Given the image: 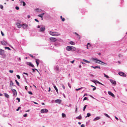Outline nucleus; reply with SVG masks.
Segmentation results:
<instances>
[{
    "label": "nucleus",
    "mask_w": 127,
    "mask_h": 127,
    "mask_svg": "<svg viewBox=\"0 0 127 127\" xmlns=\"http://www.w3.org/2000/svg\"><path fill=\"white\" fill-rule=\"evenodd\" d=\"M16 25L19 28H20L22 26V25L19 23H17Z\"/></svg>",
    "instance_id": "nucleus-11"
},
{
    "label": "nucleus",
    "mask_w": 127,
    "mask_h": 127,
    "mask_svg": "<svg viewBox=\"0 0 127 127\" xmlns=\"http://www.w3.org/2000/svg\"><path fill=\"white\" fill-rule=\"evenodd\" d=\"M16 99L17 100H18V102H20V99L19 98H16Z\"/></svg>",
    "instance_id": "nucleus-45"
},
{
    "label": "nucleus",
    "mask_w": 127,
    "mask_h": 127,
    "mask_svg": "<svg viewBox=\"0 0 127 127\" xmlns=\"http://www.w3.org/2000/svg\"><path fill=\"white\" fill-rule=\"evenodd\" d=\"M87 106V105H85L84 107L83 110L84 111H85V109L86 108V107Z\"/></svg>",
    "instance_id": "nucleus-34"
},
{
    "label": "nucleus",
    "mask_w": 127,
    "mask_h": 127,
    "mask_svg": "<svg viewBox=\"0 0 127 127\" xmlns=\"http://www.w3.org/2000/svg\"><path fill=\"white\" fill-rule=\"evenodd\" d=\"M34 20L36 21V22H39V21L36 19H34Z\"/></svg>",
    "instance_id": "nucleus-51"
},
{
    "label": "nucleus",
    "mask_w": 127,
    "mask_h": 127,
    "mask_svg": "<svg viewBox=\"0 0 127 127\" xmlns=\"http://www.w3.org/2000/svg\"><path fill=\"white\" fill-rule=\"evenodd\" d=\"M23 74H26L27 75H28V74L27 73H25V72H24L23 73Z\"/></svg>",
    "instance_id": "nucleus-59"
},
{
    "label": "nucleus",
    "mask_w": 127,
    "mask_h": 127,
    "mask_svg": "<svg viewBox=\"0 0 127 127\" xmlns=\"http://www.w3.org/2000/svg\"><path fill=\"white\" fill-rule=\"evenodd\" d=\"M93 60H96V61H98L100 62L103 63L104 64H107L106 63H105L101 61H100L99 60H98L96 58H94L93 59Z\"/></svg>",
    "instance_id": "nucleus-6"
},
{
    "label": "nucleus",
    "mask_w": 127,
    "mask_h": 127,
    "mask_svg": "<svg viewBox=\"0 0 127 127\" xmlns=\"http://www.w3.org/2000/svg\"><path fill=\"white\" fill-rule=\"evenodd\" d=\"M1 43L2 45H6L7 44V43L6 41H1Z\"/></svg>",
    "instance_id": "nucleus-17"
},
{
    "label": "nucleus",
    "mask_w": 127,
    "mask_h": 127,
    "mask_svg": "<svg viewBox=\"0 0 127 127\" xmlns=\"http://www.w3.org/2000/svg\"><path fill=\"white\" fill-rule=\"evenodd\" d=\"M110 81L111 83L113 84L114 85H115L116 84V81L114 80H113L110 79Z\"/></svg>",
    "instance_id": "nucleus-10"
},
{
    "label": "nucleus",
    "mask_w": 127,
    "mask_h": 127,
    "mask_svg": "<svg viewBox=\"0 0 127 127\" xmlns=\"http://www.w3.org/2000/svg\"><path fill=\"white\" fill-rule=\"evenodd\" d=\"M76 118L79 120H80L82 119V117L81 116H79L76 117Z\"/></svg>",
    "instance_id": "nucleus-26"
},
{
    "label": "nucleus",
    "mask_w": 127,
    "mask_h": 127,
    "mask_svg": "<svg viewBox=\"0 0 127 127\" xmlns=\"http://www.w3.org/2000/svg\"><path fill=\"white\" fill-rule=\"evenodd\" d=\"M69 43L72 45H75L74 42L72 41H70Z\"/></svg>",
    "instance_id": "nucleus-29"
},
{
    "label": "nucleus",
    "mask_w": 127,
    "mask_h": 127,
    "mask_svg": "<svg viewBox=\"0 0 127 127\" xmlns=\"http://www.w3.org/2000/svg\"><path fill=\"white\" fill-rule=\"evenodd\" d=\"M87 97H85L84 98L83 100H87Z\"/></svg>",
    "instance_id": "nucleus-53"
},
{
    "label": "nucleus",
    "mask_w": 127,
    "mask_h": 127,
    "mask_svg": "<svg viewBox=\"0 0 127 127\" xmlns=\"http://www.w3.org/2000/svg\"><path fill=\"white\" fill-rule=\"evenodd\" d=\"M44 13H42V14H41L38 15V17H41V18H42V17H43V16L44 15Z\"/></svg>",
    "instance_id": "nucleus-19"
},
{
    "label": "nucleus",
    "mask_w": 127,
    "mask_h": 127,
    "mask_svg": "<svg viewBox=\"0 0 127 127\" xmlns=\"http://www.w3.org/2000/svg\"><path fill=\"white\" fill-rule=\"evenodd\" d=\"M100 118V117H97L93 120V121H95L96 120L99 119Z\"/></svg>",
    "instance_id": "nucleus-13"
},
{
    "label": "nucleus",
    "mask_w": 127,
    "mask_h": 127,
    "mask_svg": "<svg viewBox=\"0 0 127 127\" xmlns=\"http://www.w3.org/2000/svg\"><path fill=\"white\" fill-rule=\"evenodd\" d=\"M23 6H25L26 5V4L23 1Z\"/></svg>",
    "instance_id": "nucleus-43"
},
{
    "label": "nucleus",
    "mask_w": 127,
    "mask_h": 127,
    "mask_svg": "<svg viewBox=\"0 0 127 127\" xmlns=\"http://www.w3.org/2000/svg\"><path fill=\"white\" fill-rule=\"evenodd\" d=\"M81 127H85L84 125L82 124L81 126Z\"/></svg>",
    "instance_id": "nucleus-60"
},
{
    "label": "nucleus",
    "mask_w": 127,
    "mask_h": 127,
    "mask_svg": "<svg viewBox=\"0 0 127 127\" xmlns=\"http://www.w3.org/2000/svg\"><path fill=\"white\" fill-rule=\"evenodd\" d=\"M50 40L53 42L56 41L57 40L56 38L55 37H51L50 38Z\"/></svg>",
    "instance_id": "nucleus-3"
},
{
    "label": "nucleus",
    "mask_w": 127,
    "mask_h": 127,
    "mask_svg": "<svg viewBox=\"0 0 127 127\" xmlns=\"http://www.w3.org/2000/svg\"><path fill=\"white\" fill-rule=\"evenodd\" d=\"M45 30V28L44 26H43L41 27L40 29V32H43Z\"/></svg>",
    "instance_id": "nucleus-8"
},
{
    "label": "nucleus",
    "mask_w": 127,
    "mask_h": 127,
    "mask_svg": "<svg viewBox=\"0 0 127 127\" xmlns=\"http://www.w3.org/2000/svg\"><path fill=\"white\" fill-rule=\"evenodd\" d=\"M0 7L1 9H3V6L1 5H0Z\"/></svg>",
    "instance_id": "nucleus-41"
},
{
    "label": "nucleus",
    "mask_w": 127,
    "mask_h": 127,
    "mask_svg": "<svg viewBox=\"0 0 127 127\" xmlns=\"http://www.w3.org/2000/svg\"><path fill=\"white\" fill-rule=\"evenodd\" d=\"M61 102V100L60 99H58L55 101V102L56 103L60 104Z\"/></svg>",
    "instance_id": "nucleus-9"
},
{
    "label": "nucleus",
    "mask_w": 127,
    "mask_h": 127,
    "mask_svg": "<svg viewBox=\"0 0 127 127\" xmlns=\"http://www.w3.org/2000/svg\"><path fill=\"white\" fill-rule=\"evenodd\" d=\"M62 87H63V88L64 89H65V87H64V86L63 85V86H62Z\"/></svg>",
    "instance_id": "nucleus-63"
},
{
    "label": "nucleus",
    "mask_w": 127,
    "mask_h": 127,
    "mask_svg": "<svg viewBox=\"0 0 127 127\" xmlns=\"http://www.w3.org/2000/svg\"><path fill=\"white\" fill-rule=\"evenodd\" d=\"M48 110L46 109H42L41 110V113H46L48 112Z\"/></svg>",
    "instance_id": "nucleus-2"
},
{
    "label": "nucleus",
    "mask_w": 127,
    "mask_h": 127,
    "mask_svg": "<svg viewBox=\"0 0 127 127\" xmlns=\"http://www.w3.org/2000/svg\"><path fill=\"white\" fill-rule=\"evenodd\" d=\"M13 83L12 81H10V86H13Z\"/></svg>",
    "instance_id": "nucleus-28"
},
{
    "label": "nucleus",
    "mask_w": 127,
    "mask_h": 127,
    "mask_svg": "<svg viewBox=\"0 0 127 127\" xmlns=\"http://www.w3.org/2000/svg\"><path fill=\"white\" fill-rule=\"evenodd\" d=\"M60 18L62 19V21H64L65 20V19L64 18H63V17L62 16H61Z\"/></svg>",
    "instance_id": "nucleus-27"
},
{
    "label": "nucleus",
    "mask_w": 127,
    "mask_h": 127,
    "mask_svg": "<svg viewBox=\"0 0 127 127\" xmlns=\"http://www.w3.org/2000/svg\"><path fill=\"white\" fill-rule=\"evenodd\" d=\"M68 86H69V87L70 88H71V86H70V84H69V83H68Z\"/></svg>",
    "instance_id": "nucleus-56"
},
{
    "label": "nucleus",
    "mask_w": 127,
    "mask_h": 127,
    "mask_svg": "<svg viewBox=\"0 0 127 127\" xmlns=\"http://www.w3.org/2000/svg\"><path fill=\"white\" fill-rule=\"evenodd\" d=\"M104 115L106 117H108L109 118H110V116L108 115L107 114L105 113L104 114Z\"/></svg>",
    "instance_id": "nucleus-38"
},
{
    "label": "nucleus",
    "mask_w": 127,
    "mask_h": 127,
    "mask_svg": "<svg viewBox=\"0 0 127 127\" xmlns=\"http://www.w3.org/2000/svg\"><path fill=\"white\" fill-rule=\"evenodd\" d=\"M82 88V87H81V88H78V89H76V91H78L79 90H80V89H81Z\"/></svg>",
    "instance_id": "nucleus-44"
},
{
    "label": "nucleus",
    "mask_w": 127,
    "mask_h": 127,
    "mask_svg": "<svg viewBox=\"0 0 127 127\" xmlns=\"http://www.w3.org/2000/svg\"><path fill=\"white\" fill-rule=\"evenodd\" d=\"M5 49H7L8 50H10V49L9 47H5Z\"/></svg>",
    "instance_id": "nucleus-37"
},
{
    "label": "nucleus",
    "mask_w": 127,
    "mask_h": 127,
    "mask_svg": "<svg viewBox=\"0 0 127 127\" xmlns=\"http://www.w3.org/2000/svg\"><path fill=\"white\" fill-rule=\"evenodd\" d=\"M49 34L52 36L56 35H54V32H52L51 31H50L49 32Z\"/></svg>",
    "instance_id": "nucleus-18"
},
{
    "label": "nucleus",
    "mask_w": 127,
    "mask_h": 127,
    "mask_svg": "<svg viewBox=\"0 0 127 127\" xmlns=\"http://www.w3.org/2000/svg\"><path fill=\"white\" fill-rule=\"evenodd\" d=\"M54 35H54V36H58L60 35V34L58 32H54Z\"/></svg>",
    "instance_id": "nucleus-15"
},
{
    "label": "nucleus",
    "mask_w": 127,
    "mask_h": 127,
    "mask_svg": "<svg viewBox=\"0 0 127 127\" xmlns=\"http://www.w3.org/2000/svg\"><path fill=\"white\" fill-rule=\"evenodd\" d=\"M22 26L23 27H24V28H26L27 26H28L26 24H23Z\"/></svg>",
    "instance_id": "nucleus-23"
},
{
    "label": "nucleus",
    "mask_w": 127,
    "mask_h": 127,
    "mask_svg": "<svg viewBox=\"0 0 127 127\" xmlns=\"http://www.w3.org/2000/svg\"><path fill=\"white\" fill-rule=\"evenodd\" d=\"M97 61H96L95 62V63H98V64H100V63L99 62H98Z\"/></svg>",
    "instance_id": "nucleus-58"
},
{
    "label": "nucleus",
    "mask_w": 127,
    "mask_h": 127,
    "mask_svg": "<svg viewBox=\"0 0 127 127\" xmlns=\"http://www.w3.org/2000/svg\"><path fill=\"white\" fill-rule=\"evenodd\" d=\"M35 62L37 65V66H38L39 64V60L38 59H36Z\"/></svg>",
    "instance_id": "nucleus-12"
},
{
    "label": "nucleus",
    "mask_w": 127,
    "mask_h": 127,
    "mask_svg": "<svg viewBox=\"0 0 127 127\" xmlns=\"http://www.w3.org/2000/svg\"><path fill=\"white\" fill-rule=\"evenodd\" d=\"M90 44V43H88L87 45V49H89V48H88V44Z\"/></svg>",
    "instance_id": "nucleus-40"
},
{
    "label": "nucleus",
    "mask_w": 127,
    "mask_h": 127,
    "mask_svg": "<svg viewBox=\"0 0 127 127\" xmlns=\"http://www.w3.org/2000/svg\"><path fill=\"white\" fill-rule=\"evenodd\" d=\"M66 50L69 51H74L76 50L75 47L73 46H67L66 48Z\"/></svg>",
    "instance_id": "nucleus-1"
},
{
    "label": "nucleus",
    "mask_w": 127,
    "mask_h": 127,
    "mask_svg": "<svg viewBox=\"0 0 127 127\" xmlns=\"http://www.w3.org/2000/svg\"><path fill=\"white\" fill-rule=\"evenodd\" d=\"M4 95L7 98H9V95L6 93H4Z\"/></svg>",
    "instance_id": "nucleus-24"
},
{
    "label": "nucleus",
    "mask_w": 127,
    "mask_h": 127,
    "mask_svg": "<svg viewBox=\"0 0 127 127\" xmlns=\"http://www.w3.org/2000/svg\"><path fill=\"white\" fill-rule=\"evenodd\" d=\"M11 90L13 92V95L16 96L17 95V92L16 90L13 89H11Z\"/></svg>",
    "instance_id": "nucleus-4"
},
{
    "label": "nucleus",
    "mask_w": 127,
    "mask_h": 127,
    "mask_svg": "<svg viewBox=\"0 0 127 127\" xmlns=\"http://www.w3.org/2000/svg\"><path fill=\"white\" fill-rule=\"evenodd\" d=\"M27 64L28 65L32 67H34V66L33 64H32L30 62H27Z\"/></svg>",
    "instance_id": "nucleus-7"
},
{
    "label": "nucleus",
    "mask_w": 127,
    "mask_h": 127,
    "mask_svg": "<svg viewBox=\"0 0 127 127\" xmlns=\"http://www.w3.org/2000/svg\"><path fill=\"white\" fill-rule=\"evenodd\" d=\"M28 93L29 94H30V95H32V92H31V91H29L28 92Z\"/></svg>",
    "instance_id": "nucleus-47"
},
{
    "label": "nucleus",
    "mask_w": 127,
    "mask_h": 127,
    "mask_svg": "<svg viewBox=\"0 0 127 127\" xmlns=\"http://www.w3.org/2000/svg\"><path fill=\"white\" fill-rule=\"evenodd\" d=\"M15 8L16 9H17V10H19V7H18V6H16L15 7Z\"/></svg>",
    "instance_id": "nucleus-46"
},
{
    "label": "nucleus",
    "mask_w": 127,
    "mask_h": 127,
    "mask_svg": "<svg viewBox=\"0 0 127 127\" xmlns=\"http://www.w3.org/2000/svg\"><path fill=\"white\" fill-rule=\"evenodd\" d=\"M74 60H73V61H71V62H70L72 64H73L74 63Z\"/></svg>",
    "instance_id": "nucleus-57"
},
{
    "label": "nucleus",
    "mask_w": 127,
    "mask_h": 127,
    "mask_svg": "<svg viewBox=\"0 0 127 127\" xmlns=\"http://www.w3.org/2000/svg\"><path fill=\"white\" fill-rule=\"evenodd\" d=\"M16 76L19 79H20V77L19 75H16Z\"/></svg>",
    "instance_id": "nucleus-42"
},
{
    "label": "nucleus",
    "mask_w": 127,
    "mask_h": 127,
    "mask_svg": "<svg viewBox=\"0 0 127 127\" xmlns=\"http://www.w3.org/2000/svg\"><path fill=\"white\" fill-rule=\"evenodd\" d=\"M16 83L17 84L18 86L19 85V83L17 81V80H15Z\"/></svg>",
    "instance_id": "nucleus-32"
},
{
    "label": "nucleus",
    "mask_w": 127,
    "mask_h": 127,
    "mask_svg": "<svg viewBox=\"0 0 127 127\" xmlns=\"http://www.w3.org/2000/svg\"><path fill=\"white\" fill-rule=\"evenodd\" d=\"M104 74V76L105 77L107 78H109V77L108 76L106 75L105 74Z\"/></svg>",
    "instance_id": "nucleus-36"
},
{
    "label": "nucleus",
    "mask_w": 127,
    "mask_h": 127,
    "mask_svg": "<svg viewBox=\"0 0 127 127\" xmlns=\"http://www.w3.org/2000/svg\"><path fill=\"white\" fill-rule=\"evenodd\" d=\"M21 108V107H18V109H16V111H18L20 109V108Z\"/></svg>",
    "instance_id": "nucleus-48"
},
{
    "label": "nucleus",
    "mask_w": 127,
    "mask_h": 127,
    "mask_svg": "<svg viewBox=\"0 0 127 127\" xmlns=\"http://www.w3.org/2000/svg\"><path fill=\"white\" fill-rule=\"evenodd\" d=\"M74 33L75 34H76L78 36L79 38H80V36H79V35L78 33H77L76 32H74Z\"/></svg>",
    "instance_id": "nucleus-33"
},
{
    "label": "nucleus",
    "mask_w": 127,
    "mask_h": 127,
    "mask_svg": "<svg viewBox=\"0 0 127 127\" xmlns=\"http://www.w3.org/2000/svg\"><path fill=\"white\" fill-rule=\"evenodd\" d=\"M91 116V114L89 113H88L87 114V116H86V118L89 117Z\"/></svg>",
    "instance_id": "nucleus-30"
},
{
    "label": "nucleus",
    "mask_w": 127,
    "mask_h": 127,
    "mask_svg": "<svg viewBox=\"0 0 127 127\" xmlns=\"http://www.w3.org/2000/svg\"><path fill=\"white\" fill-rule=\"evenodd\" d=\"M4 51L0 49V55H2Z\"/></svg>",
    "instance_id": "nucleus-21"
},
{
    "label": "nucleus",
    "mask_w": 127,
    "mask_h": 127,
    "mask_svg": "<svg viewBox=\"0 0 127 127\" xmlns=\"http://www.w3.org/2000/svg\"><path fill=\"white\" fill-rule=\"evenodd\" d=\"M83 61L84 62H85L86 63H90V61H88L85 60V59H83Z\"/></svg>",
    "instance_id": "nucleus-22"
},
{
    "label": "nucleus",
    "mask_w": 127,
    "mask_h": 127,
    "mask_svg": "<svg viewBox=\"0 0 127 127\" xmlns=\"http://www.w3.org/2000/svg\"><path fill=\"white\" fill-rule=\"evenodd\" d=\"M118 74L120 75L121 76L125 77L126 76V75L123 72H119Z\"/></svg>",
    "instance_id": "nucleus-5"
},
{
    "label": "nucleus",
    "mask_w": 127,
    "mask_h": 127,
    "mask_svg": "<svg viewBox=\"0 0 127 127\" xmlns=\"http://www.w3.org/2000/svg\"><path fill=\"white\" fill-rule=\"evenodd\" d=\"M115 118L117 120H118V118H117V117H116V116H115Z\"/></svg>",
    "instance_id": "nucleus-62"
},
{
    "label": "nucleus",
    "mask_w": 127,
    "mask_h": 127,
    "mask_svg": "<svg viewBox=\"0 0 127 127\" xmlns=\"http://www.w3.org/2000/svg\"><path fill=\"white\" fill-rule=\"evenodd\" d=\"M77 108L76 107V110H75V112H77Z\"/></svg>",
    "instance_id": "nucleus-64"
},
{
    "label": "nucleus",
    "mask_w": 127,
    "mask_h": 127,
    "mask_svg": "<svg viewBox=\"0 0 127 127\" xmlns=\"http://www.w3.org/2000/svg\"><path fill=\"white\" fill-rule=\"evenodd\" d=\"M59 67L57 65L55 66V69L57 71H58L59 70Z\"/></svg>",
    "instance_id": "nucleus-20"
},
{
    "label": "nucleus",
    "mask_w": 127,
    "mask_h": 127,
    "mask_svg": "<svg viewBox=\"0 0 127 127\" xmlns=\"http://www.w3.org/2000/svg\"><path fill=\"white\" fill-rule=\"evenodd\" d=\"M13 72V71L12 70H10L9 71V72L11 73H12Z\"/></svg>",
    "instance_id": "nucleus-49"
},
{
    "label": "nucleus",
    "mask_w": 127,
    "mask_h": 127,
    "mask_svg": "<svg viewBox=\"0 0 127 127\" xmlns=\"http://www.w3.org/2000/svg\"><path fill=\"white\" fill-rule=\"evenodd\" d=\"M108 94L112 96L113 97L114 96V94L113 93H112L111 92L109 91L108 92Z\"/></svg>",
    "instance_id": "nucleus-14"
},
{
    "label": "nucleus",
    "mask_w": 127,
    "mask_h": 127,
    "mask_svg": "<svg viewBox=\"0 0 127 127\" xmlns=\"http://www.w3.org/2000/svg\"><path fill=\"white\" fill-rule=\"evenodd\" d=\"M94 88H93V91H94V90H95L96 89V88L95 87H94Z\"/></svg>",
    "instance_id": "nucleus-54"
},
{
    "label": "nucleus",
    "mask_w": 127,
    "mask_h": 127,
    "mask_svg": "<svg viewBox=\"0 0 127 127\" xmlns=\"http://www.w3.org/2000/svg\"><path fill=\"white\" fill-rule=\"evenodd\" d=\"M97 83L99 84H100L102 85H104L103 84H102L101 83H100V82H98V81H97L96 82Z\"/></svg>",
    "instance_id": "nucleus-39"
},
{
    "label": "nucleus",
    "mask_w": 127,
    "mask_h": 127,
    "mask_svg": "<svg viewBox=\"0 0 127 127\" xmlns=\"http://www.w3.org/2000/svg\"><path fill=\"white\" fill-rule=\"evenodd\" d=\"M62 117H66V115L64 113H62Z\"/></svg>",
    "instance_id": "nucleus-31"
},
{
    "label": "nucleus",
    "mask_w": 127,
    "mask_h": 127,
    "mask_svg": "<svg viewBox=\"0 0 127 127\" xmlns=\"http://www.w3.org/2000/svg\"><path fill=\"white\" fill-rule=\"evenodd\" d=\"M1 33L2 36H4V34L2 31H1Z\"/></svg>",
    "instance_id": "nucleus-50"
},
{
    "label": "nucleus",
    "mask_w": 127,
    "mask_h": 127,
    "mask_svg": "<svg viewBox=\"0 0 127 127\" xmlns=\"http://www.w3.org/2000/svg\"><path fill=\"white\" fill-rule=\"evenodd\" d=\"M35 10H38V12L41 11V9L38 8L36 9Z\"/></svg>",
    "instance_id": "nucleus-35"
},
{
    "label": "nucleus",
    "mask_w": 127,
    "mask_h": 127,
    "mask_svg": "<svg viewBox=\"0 0 127 127\" xmlns=\"http://www.w3.org/2000/svg\"><path fill=\"white\" fill-rule=\"evenodd\" d=\"M27 114H25L23 115V116L24 117H26L27 116Z\"/></svg>",
    "instance_id": "nucleus-52"
},
{
    "label": "nucleus",
    "mask_w": 127,
    "mask_h": 127,
    "mask_svg": "<svg viewBox=\"0 0 127 127\" xmlns=\"http://www.w3.org/2000/svg\"><path fill=\"white\" fill-rule=\"evenodd\" d=\"M54 88H55V89L56 90V92H57V93H58V89L57 88V87H56V86H54Z\"/></svg>",
    "instance_id": "nucleus-25"
},
{
    "label": "nucleus",
    "mask_w": 127,
    "mask_h": 127,
    "mask_svg": "<svg viewBox=\"0 0 127 127\" xmlns=\"http://www.w3.org/2000/svg\"><path fill=\"white\" fill-rule=\"evenodd\" d=\"M35 69H32V71H33V72H35Z\"/></svg>",
    "instance_id": "nucleus-61"
},
{
    "label": "nucleus",
    "mask_w": 127,
    "mask_h": 127,
    "mask_svg": "<svg viewBox=\"0 0 127 127\" xmlns=\"http://www.w3.org/2000/svg\"><path fill=\"white\" fill-rule=\"evenodd\" d=\"M29 55L31 57L33 58V56L32 55H31V54H29Z\"/></svg>",
    "instance_id": "nucleus-55"
},
{
    "label": "nucleus",
    "mask_w": 127,
    "mask_h": 127,
    "mask_svg": "<svg viewBox=\"0 0 127 127\" xmlns=\"http://www.w3.org/2000/svg\"><path fill=\"white\" fill-rule=\"evenodd\" d=\"M94 69H96V68H98L99 69H100V67L99 66H91Z\"/></svg>",
    "instance_id": "nucleus-16"
}]
</instances>
